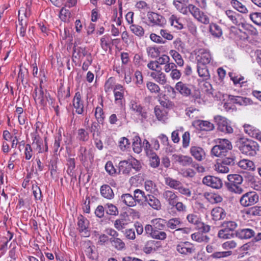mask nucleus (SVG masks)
Here are the masks:
<instances>
[{"mask_svg":"<svg viewBox=\"0 0 261 261\" xmlns=\"http://www.w3.org/2000/svg\"><path fill=\"white\" fill-rule=\"evenodd\" d=\"M232 22L237 25L240 27L241 24V28L231 27L229 31L230 37L233 38L236 40H245L249 38L250 36H255L257 34V30L252 25L248 24H245L241 22L237 24L236 17H230Z\"/></svg>","mask_w":261,"mask_h":261,"instance_id":"f257e3e1","label":"nucleus"},{"mask_svg":"<svg viewBox=\"0 0 261 261\" xmlns=\"http://www.w3.org/2000/svg\"><path fill=\"white\" fill-rule=\"evenodd\" d=\"M36 130L31 134L32 140V145L34 149H36L37 151H38V153L47 152L48 147L47 142V138H45L44 139V145L43 141L37 132V128H39V126H38V123H36Z\"/></svg>","mask_w":261,"mask_h":261,"instance_id":"f03ea898","label":"nucleus"},{"mask_svg":"<svg viewBox=\"0 0 261 261\" xmlns=\"http://www.w3.org/2000/svg\"><path fill=\"white\" fill-rule=\"evenodd\" d=\"M128 107L129 110L138 116L142 122L148 118V113L146 109L137 99H131Z\"/></svg>","mask_w":261,"mask_h":261,"instance_id":"7ed1b4c3","label":"nucleus"},{"mask_svg":"<svg viewBox=\"0 0 261 261\" xmlns=\"http://www.w3.org/2000/svg\"><path fill=\"white\" fill-rule=\"evenodd\" d=\"M107 234L111 237L110 242L112 247L118 251H122L125 248V244L120 238H118L119 233L113 228L106 230Z\"/></svg>","mask_w":261,"mask_h":261,"instance_id":"20e7f679","label":"nucleus"},{"mask_svg":"<svg viewBox=\"0 0 261 261\" xmlns=\"http://www.w3.org/2000/svg\"><path fill=\"white\" fill-rule=\"evenodd\" d=\"M194 52L197 64L207 65L213 61L212 55L207 49L200 48L195 50Z\"/></svg>","mask_w":261,"mask_h":261,"instance_id":"39448f33","label":"nucleus"},{"mask_svg":"<svg viewBox=\"0 0 261 261\" xmlns=\"http://www.w3.org/2000/svg\"><path fill=\"white\" fill-rule=\"evenodd\" d=\"M211 153L216 156L223 158L228 154V140L221 139L218 145L214 146L212 150Z\"/></svg>","mask_w":261,"mask_h":261,"instance_id":"423d86ee","label":"nucleus"},{"mask_svg":"<svg viewBox=\"0 0 261 261\" xmlns=\"http://www.w3.org/2000/svg\"><path fill=\"white\" fill-rule=\"evenodd\" d=\"M240 150L242 153L249 156H254L259 149L257 142L252 140H247L240 146Z\"/></svg>","mask_w":261,"mask_h":261,"instance_id":"0eeeda50","label":"nucleus"},{"mask_svg":"<svg viewBox=\"0 0 261 261\" xmlns=\"http://www.w3.org/2000/svg\"><path fill=\"white\" fill-rule=\"evenodd\" d=\"M243 181L242 177L239 174H229V192L241 194L243 192L240 186Z\"/></svg>","mask_w":261,"mask_h":261,"instance_id":"6e6552de","label":"nucleus"},{"mask_svg":"<svg viewBox=\"0 0 261 261\" xmlns=\"http://www.w3.org/2000/svg\"><path fill=\"white\" fill-rule=\"evenodd\" d=\"M176 250L182 256H188L194 253L195 248L193 244L186 241L178 244L176 246Z\"/></svg>","mask_w":261,"mask_h":261,"instance_id":"1a4fd4ad","label":"nucleus"},{"mask_svg":"<svg viewBox=\"0 0 261 261\" xmlns=\"http://www.w3.org/2000/svg\"><path fill=\"white\" fill-rule=\"evenodd\" d=\"M34 99L36 102H38L40 105L44 106L46 105V101H48V98L51 99L50 95L46 91L45 94L43 90L42 86L40 85L39 88L36 87L34 90Z\"/></svg>","mask_w":261,"mask_h":261,"instance_id":"9d476101","label":"nucleus"},{"mask_svg":"<svg viewBox=\"0 0 261 261\" xmlns=\"http://www.w3.org/2000/svg\"><path fill=\"white\" fill-rule=\"evenodd\" d=\"M258 200V196L255 192H249L244 194L240 199L241 204L248 206L256 203Z\"/></svg>","mask_w":261,"mask_h":261,"instance_id":"9b49d317","label":"nucleus"},{"mask_svg":"<svg viewBox=\"0 0 261 261\" xmlns=\"http://www.w3.org/2000/svg\"><path fill=\"white\" fill-rule=\"evenodd\" d=\"M255 236L254 231L250 228H244L229 233L230 238H238L241 239H249Z\"/></svg>","mask_w":261,"mask_h":261,"instance_id":"f8f14e48","label":"nucleus"},{"mask_svg":"<svg viewBox=\"0 0 261 261\" xmlns=\"http://www.w3.org/2000/svg\"><path fill=\"white\" fill-rule=\"evenodd\" d=\"M202 182L207 186L216 189H220L222 186V181L220 178L211 175L203 177Z\"/></svg>","mask_w":261,"mask_h":261,"instance_id":"ddd939ff","label":"nucleus"},{"mask_svg":"<svg viewBox=\"0 0 261 261\" xmlns=\"http://www.w3.org/2000/svg\"><path fill=\"white\" fill-rule=\"evenodd\" d=\"M72 104L76 113L82 115L84 112V101L82 99V95L79 91L75 93Z\"/></svg>","mask_w":261,"mask_h":261,"instance_id":"4468645a","label":"nucleus"},{"mask_svg":"<svg viewBox=\"0 0 261 261\" xmlns=\"http://www.w3.org/2000/svg\"><path fill=\"white\" fill-rule=\"evenodd\" d=\"M113 91L115 102L122 105V100L124 99L125 88L122 85L117 83Z\"/></svg>","mask_w":261,"mask_h":261,"instance_id":"2eb2a0df","label":"nucleus"},{"mask_svg":"<svg viewBox=\"0 0 261 261\" xmlns=\"http://www.w3.org/2000/svg\"><path fill=\"white\" fill-rule=\"evenodd\" d=\"M88 220L83 216H81L78 218L77 226L78 230L80 233H82V235L84 237H88L89 232L88 231Z\"/></svg>","mask_w":261,"mask_h":261,"instance_id":"dca6fc26","label":"nucleus"},{"mask_svg":"<svg viewBox=\"0 0 261 261\" xmlns=\"http://www.w3.org/2000/svg\"><path fill=\"white\" fill-rule=\"evenodd\" d=\"M78 156L80 161L83 163L88 161L91 162L93 159L92 151L90 150H88L85 147L82 146H81L79 148Z\"/></svg>","mask_w":261,"mask_h":261,"instance_id":"f3484780","label":"nucleus"},{"mask_svg":"<svg viewBox=\"0 0 261 261\" xmlns=\"http://www.w3.org/2000/svg\"><path fill=\"white\" fill-rule=\"evenodd\" d=\"M54 142L52 145V148L55 154H57L58 151L60 152L63 149V144L62 143V131L60 128L58 133L55 136Z\"/></svg>","mask_w":261,"mask_h":261,"instance_id":"a211bd4d","label":"nucleus"},{"mask_svg":"<svg viewBox=\"0 0 261 261\" xmlns=\"http://www.w3.org/2000/svg\"><path fill=\"white\" fill-rule=\"evenodd\" d=\"M214 121L218 125V129L224 133L228 132V126L227 119L220 115H217L214 117Z\"/></svg>","mask_w":261,"mask_h":261,"instance_id":"6ab92c4d","label":"nucleus"},{"mask_svg":"<svg viewBox=\"0 0 261 261\" xmlns=\"http://www.w3.org/2000/svg\"><path fill=\"white\" fill-rule=\"evenodd\" d=\"M163 198L170 206L174 205L178 200V197L176 192L171 190H165L162 194Z\"/></svg>","mask_w":261,"mask_h":261,"instance_id":"aec40b11","label":"nucleus"},{"mask_svg":"<svg viewBox=\"0 0 261 261\" xmlns=\"http://www.w3.org/2000/svg\"><path fill=\"white\" fill-rule=\"evenodd\" d=\"M193 125L197 128L205 131H210L213 130L214 128V126L213 123L207 121L201 120L195 121Z\"/></svg>","mask_w":261,"mask_h":261,"instance_id":"412c9836","label":"nucleus"},{"mask_svg":"<svg viewBox=\"0 0 261 261\" xmlns=\"http://www.w3.org/2000/svg\"><path fill=\"white\" fill-rule=\"evenodd\" d=\"M150 76L160 85H165L167 83L166 75L161 70H158L150 73Z\"/></svg>","mask_w":261,"mask_h":261,"instance_id":"4be33fe9","label":"nucleus"},{"mask_svg":"<svg viewBox=\"0 0 261 261\" xmlns=\"http://www.w3.org/2000/svg\"><path fill=\"white\" fill-rule=\"evenodd\" d=\"M175 159L176 162L182 166H193L194 163L192 158L188 155L182 154L176 155L175 156Z\"/></svg>","mask_w":261,"mask_h":261,"instance_id":"5701e85b","label":"nucleus"},{"mask_svg":"<svg viewBox=\"0 0 261 261\" xmlns=\"http://www.w3.org/2000/svg\"><path fill=\"white\" fill-rule=\"evenodd\" d=\"M148 25L163 27L166 23L165 17H143Z\"/></svg>","mask_w":261,"mask_h":261,"instance_id":"b1692460","label":"nucleus"},{"mask_svg":"<svg viewBox=\"0 0 261 261\" xmlns=\"http://www.w3.org/2000/svg\"><path fill=\"white\" fill-rule=\"evenodd\" d=\"M145 201L154 210H159L161 208L162 205L160 201L152 195H147L145 197Z\"/></svg>","mask_w":261,"mask_h":261,"instance_id":"393cba45","label":"nucleus"},{"mask_svg":"<svg viewBox=\"0 0 261 261\" xmlns=\"http://www.w3.org/2000/svg\"><path fill=\"white\" fill-rule=\"evenodd\" d=\"M191 154L197 161H202L205 156V152L202 148L193 146L190 148Z\"/></svg>","mask_w":261,"mask_h":261,"instance_id":"a878e982","label":"nucleus"},{"mask_svg":"<svg viewBox=\"0 0 261 261\" xmlns=\"http://www.w3.org/2000/svg\"><path fill=\"white\" fill-rule=\"evenodd\" d=\"M100 192L101 195L106 199L111 200L114 197L115 195L113 190L108 185L101 186L100 189Z\"/></svg>","mask_w":261,"mask_h":261,"instance_id":"bb28decb","label":"nucleus"},{"mask_svg":"<svg viewBox=\"0 0 261 261\" xmlns=\"http://www.w3.org/2000/svg\"><path fill=\"white\" fill-rule=\"evenodd\" d=\"M119 200L125 205L129 207H134L137 205L133 196L129 193L122 194L120 196Z\"/></svg>","mask_w":261,"mask_h":261,"instance_id":"cd10ccee","label":"nucleus"},{"mask_svg":"<svg viewBox=\"0 0 261 261\" xmlns=\"http://www.w3.org/2000/svg\"><path fill=\"white\" fill-rule=\"evenodd\" d=\"M203 196L209 202L212 204L220 202L222 200V198L220 195L213 192H204Z\"/></svg>","mask_w":261,"mask_h":261,"instance_id":"c85d7f7f","label":"nucleus"},{"mask_svg":"<svg viewBox=\"0 0 261 261\" xmlns=\"http://www.w3.org/2000/svg\"><path fill=\"white\" fill-rule=\"evenodd\" d=\"M155 116L159 121L165 122L168 119V113L165 108L156 106L154 109Z\"/></svg>","mask_w":261,"mask_h":261,"instance_id":"c756f323","label":"nucleus"},{"mask_svg":"<svg viewBox=\"0 0 261 261\" xmlns=\"http://www.w3.org/2000/svg\"><path fill=\"white\" fill-rule=\"evenodd\" d=\"M197 72L198 75L203 80H207L210 78V74L207 65H200L197 64Z\"/></svg>","mask_w":261,"mask_h":261,"instance_id":"7c9ffc66","label":"nucleus"},{"mask_svg":"<svg viewBox=\"0 0 261 261\" xmlns=\"http://www.w3.org/2000/svg\"><path fill=\"white\" fill-rule=\"evenodd\" d=\"M228 158L226 157L221 162L215 165V169L219 173H226L228 172Z\"/></svg>","mask_w":261,"mask_h":261,"instance_id":"2f4dec72","label":"nucleus"},{"mask_svg":"<svg viewBox=\"0 0 261 261\" xmlns=\"http://www.w3.org/2000/svg\"><path fill=\"white\" fill-rule=\"evenodd\" d=\"M175 88L184 96H187L191 94V89L188 85L182 82H177L175 85Z\"/></svg>","mask_w":261,"mask_h":261,"instance_id":"473e14b6","label":"nucleus"},{"mask_svg":"<svg viewBox=\"0 0 261 261\" xmlns=\"http://www.w3.org/2000/svg\"><path fill=\"white\" fill-rule=\"evenodd\" d=\"M169 54L174 60L177 66L179 67H182L184 66V61L179 51L174 49H171L169 51Z\"/></svg>","mask_w":261,"mask_h":261,"instance_id":"72a5a7b5","label":"nucleus"},{"mask_svg":"<svg viewBox=\"0 0 261 261\" xmlns=\"http://www.w3.org/2000/svg\"><path fill=\"white\" fill-rule=\"evenodd\" d=\"M237 165L243 169L253 171L255 169L254 163L249 160L243 159L237 162Z\"/></svg>","mask_w":261,"mask_h":261,"instance_id":"f704fd0d","label":"nucleus"},{"mask_svg":"<svg viewBox=\"0 0 261 261\" xmlns=\"http://www.w3.org/2000/svg\"><path fill=\"white\" fill-rule=\"evenodd\" d=\"M192 240L198 243H207L210 241V238L203 233L197 232L191 234Z\"/></svg>","mask_w":261,"mask_h":261,"instance_id":"c9c22d12","label":"nucleus"},{"mask_svg":"<svg viewBox=\"0 0 261 261\" xmlns=\"http://www.w3.org/2000/svg\"><path fill=\"white\" fill-rule=\"evenodd\" d=\"M159 244V242L154 240L148 241L143 248L144 252L145 253L150 254L155 251L156 250L157 245Z\"/></svg>","mask_w":261,"mask_h":261,"instance_id":"e433bc0d","label":"nucleus"},{"mask_svg":"<svg viewBox=\"0 0 261 261\" xmlns=\"http://www.w3.org/2000/svg\"><path fill=\"white\" fill-rule=\"evenodd\" d=\"M213 219L215 220H218L223 219L225 216L224 210L220 207L214 208L211 212Z\"/></svg>","mask_w":261,"mask_h":261,"instance_id":"4c0bfd02","label":"nucleus"},{"mask_svg":"<svg viewBox=\"0 0 261 261\" xmlns=\"http://www.w3.org/2000/svg\"><path fill=\"white\" fill-rule=\"evenodd\" d=\"M133 149L134 151L137 153H140L142 150V145L140 137L136 135L133 137Z\"/></svg>","mask_w":261,"mask_h":261,"instance_id":"58836bf2","label":"nucleus"},{"mask_svg":"<svg viewBox=\"0 0 261 261\" xmlns=\"http://www.w3.org/2000/svg\"><path fill=\"white\" fill-rule=\"evenodd\" d=\"M250 100L249 98H244L240 96H234L229 95V103L232 102L237 103L239 105H246L249 103Z\"/></svg>","mask_w":261,"mask_h":261,"instance_id":"ea45409f","label":"nucleus"},{"mask_svg":"<svg viewBox=\"0 0 261 261\" xmlns=\"http://www.w3.org/2000/svg\"><path fill=\"white\" fill-rule=\"evenodd\" d=\"M100 46L103 50L107 51L108 49H111V37L109 35L103 36L100 40Z\"/></svg>","mask_w":261,"mask_h":261,"instance_id":"a19ab883","label":"nucleus"},{"mask_svg":"<svg viewBox=\"0 0 261 261\" xmlns=\"http://www.w3.org/2000/svg\"><path fill=\"white\" fill-rule=\"evenodd\" d=\"M119 171L122 174H128L131 171V165L127 161H122L119 162Z\"/></svg>","mask_w":261,"mask_h":261,"instance_id":"79ce46f5","label":"nucleus"},{"mask_svg":"<svg viewBox=\"0 0 261 261\" xmlns=\"http://www.w3.org/2000/svg\"><path fill=\"white\" fill-rule=\"evenodd\" d=\"M166 224L168 228L176 230L180 226L181 221L179 218H174L169 219L168 221H166Z\"/></svg>","mask_w":261,"mask_h":261,"instance_id":"37998d69","label":"nucleus"},{"mask_svg":"<svg viewBox=\"0 0 261 261\" xmlns=\"http://www.w3.org/2000/svg\"><path fill=\"white\" fill-rule=\"evenodd\" d=\"M221 228L219 231L218 236L223 239L228 238V222H224L221 226Z\"/></svg>","mask_w":261,"mask_h":261,"instance_id":"c03bdc74","label":"nucleus"},{"mask_svg":"<svg viewBox=\"0 0 261 261\" xmlns=\"http://www.w3.org/2000/svg\"><path fill=\"white\" fill-rule=\"evenodd\" d=\"M165 184L171 188L177 190L182 184L180 181L173 179L170 177L165 178Z\"/></svg>","mask_w":261,"mask_h":261,"instance_id":"a18cd8bd","label":"nucleus"},{"mask_svg":"<svg viewBox=\"0 0 261 261\" xmlns=\"http://www.w3.org/2000/svg\"><path fill=\"white\" fill-rule=\"evenodd\" d=\"M117 83H116V81L114 77H110L106 82L105 84V91L106 93H109L112 90H114L115 86Z\"/></svg>","mask_w":261,"mask_h":261,"instance_id":"49530a36","label":"nucleus"},{"mask_svg":"<svg viewBox=\"0 0 261 261\" xmlns=\"http://www.w3.org/2000/svg\"><path fill=\"white\" fill-rule=\"evenodd\" d=\"M150 223L152 224L154 229L163 230L165 226L166 220L161 218L152 219Z\"/></svg>","mask_w":261,"mask_h":261,"instance_id":"de8ad7c7","label":"nucleus"},{"mask_svg":"<svg viewBox=\"0 0 261 261\" xmlns=\"http://www.w3.org/2000/svg\"><path fill=\"white\" fill-rule=\"evenodd\" d=\"M67 173L70 176H72L75 172V162L74 158H68L67 160Z\"/></svg>","mask_w":261,"mask_h":261,"instance_id":"09e8293b","label":"nucleus"},{"mask_svg":"<svg viewBox=\"0 0 261 261\" xmlns=\"http://www.w3.org/2000/svg\"><path fill=\"white\" fill-rule=\"evenodd\" d=\"M218 100H219L221 102L219 105H222L224 108V109L227 111V108L228 107V104L227 101V98L228 97V95L227 94H224L221 92H218L216 95Z\"/></svg>","mask_w":261,"mask_h":261,"instance_id":"8fccbe9b","label":"nucleus"},{"mask_svg":"<svg viewBox=\"0 0 261 261\" xmlns=\"http://www.w3.org/2000/svg\"><path fill=\"white\" fill-rule=\"evenodd\" d=\"M145 195L144 191L140 189H136L134 191V199L135 200L136 203L142 202L143 200H145Z\"/></svg>","mask_w":261,"mask_h":261,"instance_id":"3c124183","label":"nucleus"},{"mask_svg":"<svg viewBox=\"0 0 261 261\" xmlns=\"http://www.w3.org/2000/svg\"><path fill=\"white\" fill-rule=\"evenodd\" d=\"M76 138L80 141L86 142L89 140V134L84 128H80L77 130Z\"/></svg>","mask_w":261,"mask_h":261,"instance_id":"603ef678","label":"nucleus"},{"mask_svg":"<svg viewBox=\"0 0 261 261\" xmlns=\"http://www.w3.org/2000/svg\"><path fill=\"white\" fill-rule=\"evenodd\" d=\"M105 206L107 214L112 216H117L118 215L119 211L117 207L114 204L112 203H107Z\"/></svg>","mask_w":261,"mask_h":261,"instance_id":"864d4df0","label":"nucleus"},{"mask_svg":"<svg viewBox=\"0 0 261 261\" xmlns=\"http://www.w3.org/2000/svg\"><path fill=\"white\" fill-rule=\"evenodd\" d=\"M186 218L189 223L196 225L197 227L201 222V219L197 215L193 213L188 214Z\"/></svg>","mask_w":261,"mask_h":261,"instance_id":"5fc2aeb1","label":"nucleus"},{"mask_svg":"<svg viewBox=\"0 0 261 261\" xmlns=\"http://www.w3.org/2000/svg\"><path fill=\"white\" fill-rule=\"evenodd\" d=\"M130 142L126 137H121L118 142V146L122 151L126 150L130 147Z\"/></svg>","mask_w":261,"mask_h":261,"instance_id":"6e6d98bb","label":"nucleus"},{"mask_svg":"<svg viewBox=\"0 0 261 261\" xmlns=\"http://www.w3.org/2000/svg\"><path fill=\"white\" fill-rule=\"evenodd\" d=\"M231 4L233 7L239 12L242 13H246L247 12V9L246 7L239 1L232 0Z\"/></svg>","mask_w":261,"mask_h":261,"instance_id":"4d7b16f0","label":"nucleus"},{"mask_svg":"<svg viewBox=\"0 0 261 261\" xmlns=\"http://www.w3.org/2000/svg\"><path fill=\"white\" fill-rule=\"evenodd\" d=\"M170 21L171 25L178 30L184 28V24L180 17H171Z\"/></svg>","mask_w":261,"mask_h":261,"instance_id":"13d9d810","label":"nucleus"},{"mask_svg":"<svg viewBox=\"0 0 261 261\" xmlns=\"http://www.w3.org/2000/svg\"><path fill=\"white\" fill-rule=\"evenodd\" d=\"M162 230L154 229L151 238L159 240H164L167 238V234L165 231H161Z\"/></svg>","mask_w":261,"mask_h":261,"instance_id":"bf43d9fd","label":"nucleus"},{"mask_svg":"<svg viewBox=\"0 0 261 261\" xmlns=\"http://www.w3.org/2000/svg\"><path fill=\"white\" fill-rule=\"evenodd\" d=\"M95 236L98 237V244L99 245H105L107 242H110L109 237L106 234H99L97 231H94Z\"/></svg>","mask_w":261,"mask_h":261,"instance_id":"052dcab7","label":"nucleus"},{"mask_svg":"<svg viewBox=\"0 0 261 261\" xmlns=\"http://www.w3.org/2000/svg\"><path fill=\"white\" fill-rule=\"evenodd\" d=\"M130 29L134 34L138 36L142 37L144 35V30L140 25L133 24L130 26Z\"/></svg>","mask_w":261,"mask_h":261,"instance_id":"680f3d73","label":"nucleus"},{"mask_svg":"<svg viewBox=\"0 0 261 261\" xmlns=\"http://www.w3.org/2000/svg\"><path fill=\"white\" fill-rule=\"evenodd\" d=\"M210 31L214 36L219 37L222 35V30L221 28L216 24L210 25Z\"/></svg>","mask_w":261,"mask_h":261,"instance_id":"e2e57ef3","label":"nucleus"},{"mask_svg":"<svg viewBox=\"0 0 261 261\" xmlns=\"http://www.w3.org/2000/svg\"><path fill=\"white\" fill-rule=\"evenodd\" d=\"M144 187L146 191L150 193H154L157 190L156 185L150 180L145 181Z\"/></svg>","mask_w":261,"mask_h":261,"instance_id":"0e129e2a","label":"nucleus"},{"mask_svg":"<svg viewBox=\"0 0 261 261\" xmlns=\"http://www.w3.org/2000/svg\"><path fill=\"white\" fill-rule=\"evenodd\" d=\"M146 87L152 93H158L160 91V88L158 85L152 82H148L146 83Z\"/></svg>","mask_w":261,"mask_h":261,"instance_id":"69168bd1","label":"nucleus"},{"mask_svg":"<svg viewBox=\"0 0 261 261\" xmlns=\"http://www.w3.org/2000/svg\"><path fill=\"white\" fill-rule=\"evenodd\" d=\"M127 224L125 219L121 218L116 219L114 222V225L116 229L121 230L125 228Z\"/></svg>","mask_w":261,"mask_h":261,"instance_id":"338daca9","label":"nucleus"},{"mask_svg":"<svg viewBox=\"0 0 261 261\" xmlns=\"http://www.w3.org/2000/svg\"><path fill=\"white\" fill-rule=\"evenodd\" d=\"M244 128L245 132L251 137H253L255 134H256L258 130L253 126L250 124H244Z\"/></svg>","mask_w":261,"mask_h":261,"instance_id":"774afa93","label":"nucleus"}]
</instances>
